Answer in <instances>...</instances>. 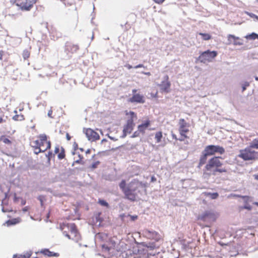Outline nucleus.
I'll return each mask as SVG.
<instances>
[{
    "instance_id": "10",
    "label": "nucleus",
    "mask_w": 258,
    "mask_h": 258,
    "mask_svg": "<svg viewBox=\"0 0 258 258\" xmlns=\"http://www.w3.org/2000/svg\"><path fill=\"white\" fill-rule=\"evenodd\" d=\"M179 131L180 135L182 137H184V138H187L185 133L189 131L188 129L186 128V127L188 126V124L185 122L184 119L181 118L179 120Z\"/></svg>"
},
{
    "instance_id": "15",
    "label": "nucleus",
    "mask_w": 258,
    "mask_h": 258,
    "mask_svg": "<svg viewBox=\"0 0 258 258\" xmlns=\"http://www.w3.org/2000/svg\"><path fill=\"white\" fill-rule=\"evenodd\" d=\"M126 187V189L123 192L125 195V198L130 201H135L136 199L137 193H135Z\"/></svg>"
},
{
    "instance_id": "2",
    "label": "nucleus",
    "mask_w": 258,
    "mask_h": 258,
    "mask_svg": "<svg viewBox=\"0 0 258 258\" xmlns=\"http://www.w3.org/2000/svg\"><path fill=\"white\" fill-rule=\"evenodd\" d=\"M129 113L131 115V117L127 119L126 124H125L123 126V134L121 136V138H125L127 134H130L133 130L135 125L134 121L135 119L137 118V115L133 111H130Z\"/></svg>"
},
{
    "instance_id": "35",
    "label": "nucleus",
    "mask_w": 258,
    "mask_h": 258,
    "mask_svg": "<svg viewBox=\"0 0 258 258\" xmlns=\"http://www.w3.org/2000/svg\"><path fill=\"white\" fill-rule=\"evenodd\" d=\"M257 34L255 33H252L250 34L247 35L245 36V38L247 39L254 40L256 39Z\"/></svg>"
},
{
    "instance_id": "53",
    "label": "nucleus",
    "mask_w": 258,
    "mask_h": 258,
    "mask_svg": "<svg viewBox=\"0 0 258 258\" xmlns=\"http://www.w3.org/2000/svg\"><path fill=\"white\" fill-rule=\"evenodd\" d=\"M231 196L233 197H237V198H241L243 196L239 195H236V194H231Z\"/></svg>"
},
{
    "instance_id": "44",
    "label": "nucleus",
    "mask_w": 258,
    "mask_h": 258,
    "mask_svg": "<svg viewBox=\"0 0 258 258\" xmlns=\"http://www.w3.org/2000/svg\"><path fill=\"white\" fill-rule=\"evenodd\" d=\"M99 203L102 206H105L106 207H108L109 206L108 203L103 200H99Z\"/></svg>"
},
{
    "instance_id": "32",
    "label": "nucleus",
    "mask_w": 258,
    "mask_h": 258,
    "mask_svg": "<svg viewBox=\"0 0 258 258\" xmlns=\"http://www.w3.org/2000/svg\"><path fill=\"white\" fill-rule=\"evenodd\" d=\"M19 222V220L18 219H13L11 220H9L6 222V223L8 226H10L12 225H15Z\"/></svg>"
},
{
    "instance_id": "40",
    "label": "nucleus",
    "mask_w": 258,
    "mask_h": 258,
    "mask_svg": "<svg viewBox=\"0 0 258 258\" xmlns=\"http://www.w3.org/2000/svg\"><path fill=\"white\" fill-rule=\"evenodd\" d=\"M65 157L64 150L63 148H61V152L58 154V158L59 159H62Z\"/></svg>"
},
{
    "instance_id": "57",
    "label": "nucleus",
    "mask_w": 258,
    "mask_h": 258,
    "mask_svg": "<svg viewBox=\"0 0 258 258\" xmlns=\"http://www.w3.org/2000/svg\"><path fill=\"white\" fill-rule=\"evenodd\" d=\"M59 147H56L55 148L54 153H55V154H57V153H58L59 152Z\"/></svg>"
},
{
    "instance_id": "45",
    "label": "nucleus",
    "mask_w": 258,
    "mask_h": 258,
    "mask_svg": "<svg viewBox=\"0 0 258 258\" xmlns=\"http://www.w3.org/2000/svg\"><path fill=\"white\" fill-rule=\"evenodd\" d=\"M122 217H126V216L125 215H123ZM127 217H130V219L131 221H135L138 218V216L137 215H127L126 216Z\"/></svg>"
},
{
    "instance_id": "25",
    "label": "nucleus",
    "mask_w": 258,
    "mask_h": 258,
    "mask_svg": "<svg viewBox=\"0 0 258 258\" xmlns=\"http://www.w3.org/2000/svg\"><path fill=\"white\" fill-rule=\"evenodd\" d=\"M208 156H209L208 154L205 152L204 150L202 152V155L201 156L200 161H199V165L202 166L206 163L207 159Z\"/></svg>"
},
{
    "instance_id": "62",
    "label": "nucleus",
    "mask_w": 258,
    "mask_h": 258,
    "mask_svg": "<svg viewBox=\"0 0 258 258\" xmlns=\"http://www.w3.org/2000/svg\"><path fill=\"white\" fill-rule=\"evenodd\" d=\"M108 138H109L110 139H111V140H113V141H117V139H115L114 138H113V137H111V136H108Z\"/></svg>"
},
{
    "instance_id": "47",
    "label": "nucleus",
    "mask_w": 258,
    "mask_h": 258,
    "mask_svg": "<svg viewBox=\"0 0 258 258\" xmlns=\"http://www.w3.org/2000/svg\"><path fill=\"white\" fill-rule=\"evenodd\" d=\"M249 85V83L248 82H245L244 83H243L242 84V91L243 92L244 91L246 88Z\"/></svg>"
},
{
    "instance_id": "28",
    "label": "nucleus",
    "mask_w": 258,
    "mask_h": 258,
    "mask_svg": "<svg viewBox=\"0 0 258 258\" xmlns=\"http://www.w3.org/2000/svg\"><path fill=\"white\" fill-rule=\"evenodd\" d=\"M250 148L258 149V138L254 139L249 145Z\"/></svg>"
},
{
    "instance_id": "50",
    "label": "nucleus",
    "mask_w": 258,
    "mask_h": 258,
    "mask_svg": "<svg viewBox=\"0 0 258 258\" xmlns=\"http://www.w3.org/2000/svg\"><path fill=\"white\" fill-rule=\"evenodd\" d=\"M33 144H35V145H36V147H40V148H41V144H40V141H39V140H36V141H35L33 142Z\"/></svg>"
},
{
    "instance_id": "20",
    "label": "nucleus",
    "mask_w": 258,
    "mask_h": 258,
    "mask_svg": "<svg viewBox=\"0 0 258 258\" xmlns=\"http://www.w3.org/2000/svg\"><path fill=\"white\" fill-rule=\"evenodd\" d=\"M59 56L61 59H68L72 57V55H71V53L69 52V51H66V47L64 46L63 50L60 52Z\"/></svg>"
},
{
    "instance_id": "17",
    "label": "nucleus",
    "mask_w": 258,
    "mask_h": 258,
    "mask_svg": "<svg viewBox=\"0 0 258 258\" xmlns=\"http://www.w3.org/2000/svg\"><path fill=\"white\" fill-rule=\"evenodd\" d=\"M36 0H26V2L21 4V8L22 10L29 11L35 4Z\"/></svg>"
},
{
    "instance_id": "43",
    "label": "nucleus",
    "mask_w": 258,
    "mask_h": 258,
    "mask_svg": "<svg viewBox=\"0 0 258 258\" xmlns=\"http://www.w3.org/2000/svg\"><path fill=\"white\" fill-rule=\"evenodd\" d=\"M13 119L15 120H22L24 119V117L21 115H15L13 117Z\"/></svg>"
},
{
    "instance_id": "14",
    "label": "nucleus",
    "mask_w": 258,
    "mask_h": 258,
    "mask_svg": "<svg viewBox=\"0 0 258 258\" xmlns=\"http://www.w3.org/2000/svg\"><path fill=\"white\" fill-rule=\"evenodd\" d=\"M128 101L131 103H144L145 102L144 97L139 94H134L129 98Z\"/></svg>"
},
{
    "instance_id": "6",
    "label": "nucleus",
    "mask_w": 258,
    "mask_h": 258,
    "mask_svg": "<svg viewBox=\"0 0 258 258\" xmlns=\"http://www.w3.org/2000/svg\"><path fill=\"white\" fill-rule=\"evenodd\" d=\"M204 150L208 154L209 156H212L216 153L222 155L225 152L224 148L222 147L212 145L207 146Z\"/></svg>"
},
{
    "instance_id": "58",
    "label": "nucleus",
    "mask_w": 258,
    "mask_h": 258,
    "mask_svg": "<svg viewBox=\"0 0 258 258\" xmlns=\"http://www.w3.org/2000/svg\"><path fill=\"white\" fill-rule=\"evenodd\" d=\"M4 55V51L2 50L0 51V60H2L3 59V56Z\"/></svg>"
},
{
    "instance_id": "29",
    "label": "nucleus",
    "mask_w": 258,
    "mask_h": 258,
    "mask_svg": "<svg viewBox=\"0 0 258 258\" xmlns=\"http://www.w3.org/2000/svg\"><path fill=\"white\" fill-rule=\"evenodd\" d=\"M179 256V251L176 250L174 248L172 249L170 252V258H178Z\"/></svg>"
},
{
    "instance_id": "26",
    "label": "nucleus",
    "mask_w": 258,
    "mask_h": 258,
    "mask_svg": "<svg viewBox=\"0 0 258 258\" xmlns=\"http://www.w3.org/2000/svg\"><path fill=\"white\" fill-rule=\"evenodd\" d=\"M31 255V251H28L25 252L23 254H14L13 258H29Z\"/></svg>"
},
{
    "instance_id": "3",
    "label": "nucleus",
    "mask_w": 258,
    "mask_h": 258,
    "mask_svg": "<svg viewBox=\"0 0 258 258\" xmlns=\"http://www.w3.org/2000/svg\"><path fill=\"white\" fill-rule=\"evenodd\" d=\"M221 158V157L215 156L209 160L205 166V169L209 172L210 175L214 172L215 168L220 167L222 165V163L220 161Z\"/></svg>"
},
{
    "instance_id": "34",
    "label": "nucleus",
    "mask_w": 258,
    "mask_h": 258,
    "mask_svg": "<svg viewBox=\"0 0 258 258\" xmlns=\"http://www.w3.org/2000/svg\"><path fill=\"white\" fill-rule=\"evenodd\" d=\"M162 138V133L161 132H158L156 133L155 138L156 140L157 143L160 142Z\"/></svg>"
},
{
    "instance_id": "42",
    "label": "nucleus",
    "mask_w": 258,
    "mask_h": 258,
    "mask_svg": "<svg viewBox=\"0 0 258 258\" xmlns=\"http://www.w3.org/2000/svg\"><path fill=\"white\" fill-rule=\"evenodd\" d=\"M22 55L24 59H26L29 57L30 53L27 50H24L23 52Z\"/></svg>"
},
{
    "instance_id": "55",
    "label": "nucleus",
    "mask_w": 258,
    "mask_h": 258,
    "mask_svg": "<svg viewBox=\"0 0 258 258\" xmlns=\"http://www.w3.org/2000/svg\"><path fill=\"white\" fill-rule=\"evenodd\" d=\"M124 67L125 68H126L127 69H128V70L131 69L133 68V67L131 65L129 64H126L124 66Z\"/></svg>"
},
{
    "instance_id": "18",
    "label": "nucleus",
    "mask_w": 258,
    "mask_h": 258,
    "mask_svg": "<svg viewBox=\"0 0 258 258\" xmlns=\"http://www.w3.org/2000/svg\"><path fill=\"white\" fill-rule=\"evenodd\" d=\"M65 47H66V51H69L71 55L79 49V46L77 45L73 44L70 42H67Z\"/></svg>"
},
{
    "instance_id": "60",
    "label": "nucleus",
    "mask_w": 258,
    "mask_h": 258,
    "mask_svg": "<svg viewBox=\"0 0 258 258\" xmlns=\"http://www.w3.org/2000/svg\"><path fill=\"white\" fill-rule=\"evenodd\" d=\"M52 113V111L51 110H50L48 112V114H47L48 116L50 117H52V116H51Z\"/></svg>"
},
{
    "instance_id": "56",
    "label": "nucleus",
    "mask_w": 258,
    "mask_h": 258,
    "mask_svg": "<svg viewBox=\"0 0 258 258\" xmlns=\"http://www.w3.org/2000/svg\"><path fill=\"white\" fill-rule=\"evenodd\" d=\"M142 67H144V65L142 64H139L135 67H134V68L135 69H138V68H142Z\"/></svg>"
},
{
    "instance_id": "9",
    "label": "nucleus",
    "mask_w": 258,
    "mask_h": 258,
    "mask_svg": "<svg viewBox=\"0 0 258 258\" xmlns=\"http://www.w3.org/2000/svg\"><path fill=\"white\" fill-rule=\"evenodd\" d=\"M199 219L204 222H211L215 220V216L214 213L210 211H206L199 215Z\"/></svg>"
},
{
    "instance_id": "13",
    "label": "nucleus",
    "mask_w": 258,
    "mask_h": 258,
    "mask_svg": "<svg viewBox=\"0 0 258 258\" xmlns=\"http://www.w3.org/2000/svg\"><path fill=\"white\" fill-rule=\"evenodd\" d=\"M69 228L71 234L74 236V238L73 239L76 241H78L81 239V237L79 233L78 232L76 225L74 223L70 224L69 226Z\"/></svg>"
},
{
    "instance_id": "5",
    "label": "nucleus",
    "mask_w": 258,
    "mask_h": 258,
    "mask_svg": "<svg viewBox=\"0 0 258 258\" xmlns=\"http://www.w3.org/2000/svg\"><path fill=\"white\" fill-rule=\"evenodd\" d=\"M257 152L251 150L249 147L240 151L239 157L245 161L251 160L255 158Z\"/></svg>"
},
{
    "instance_id": "27",
    "label": "nucleus",
    "mask_w": 258,
    "mask_h": 258,
    "mask_svg": "<svg viewBox=\"0 0 258 258\" xmlns=\"http://www.w3.org/2000/svg\"><path fill=\"white\" fill-rule=\"evenodd\" d=\"M136 251V249H135L134 251H133L131 249H128L127 250L124 251L122 253V256L123 258H128L131 257L133 254H134L135 252Z\"/></svg>"
},
{
    "instance_id": "22",
    "label": "nucleus",
    "mask_w": 258,
    "mask_h": 258,
    "mask_svg": "<svg viewBox=\"0 0 258 258\" xmlns=\"http://www.w3.org/2000/svg\"><path fill=\"white\" fill-rule=\"evenodd\" d=\"M221 245L223 246H225V249L227 250H229L230 252L235 251H236V247L234 245V243L230 242L228 243H220Z\"/></svg>"
},
{
    "instance_id": "33",
    "label": "nucleus",
    "mask_w": 258,
    "mask_h": 258,
    "mask_svg": "<svg viewBox=\"0 0 258 258\" xmlns=\"http://www.w3.org/2000/svg\"><path fill=\"white\" fill-rule=\"evenodd\" d=\"M219 167H217L215 168L214 171L213 173H212L211 175H216L217 172H227L226 169L224 168H219Z\"/></svg>"
},
{
    "instance_id": "1",
    "label": "nucleus",
    "mask_w": 258,
    "mask_h": 258,
    "mask_svg": "<svg viewBox=\"0 0 258 258\" xmlns=\"http://www.w3.org/2000/svg\"><path fill=\"white\" fill-rule=\"evenodd\" d=\"M137 251L140 258H163L165 253L161 252L160 248L154 243H149Z\"/></svg>"
},
{
    "instance_id": "54",
    "label": "nucleus",
    "mask_w": 258,
    "mask_h": 258,
    "mask_svg": "<svg viewBox=\"0 0 258 258\" xmlns=\"http://www.w3.org/2000/svg\"><path fill=\"white\" fill-rule=\"evenodd\" d=\"M155 3L157 4H162L163 3L165 0H153Z\"/></svg>"
},
{
    "instance_id": "64",
    "label": "nucleus",
    "mask_w": 258,
    "mask_h": 258,
    "mask_svg": "<svg viewBox=\"0 0 258 258\" xmlns=\"http://www.w3.org/2000/svg\"><path fill=\"white\" fill-rule=\"evenodd\" d=\"M66 137H67V139L68 141L70 140H71V137L70 136V135H69V134H67V135H66Z\"/></svg>"
},
{
    "instance_id": "24",
    "label": "nucleus",
    "mask_w": 258,
    "mask_h": 258,
    "mask_svg": "<svg viewBox=\"0 0 258 258\" xmlns=\"http://www.w3.org/2000/svg\"><path fill=\"white\" fill-rule=\"evenodd\" d=\"M40 252L45 255H47L48 256H58L59 254L58 253H55L52 251H50L48 249H42Z\"/></svg>"
},
{
    "instance_id": "19",
    "label": "nucleus",
    "mask_w": 258,
    "mask_h": 258,
    "mask_svg": "<svg viewBox=\"0 0 258 258\" xmlns=\"http://www.w3.org/2000/svg\"><path fill=\"white\" fill-rule=\"evenodd\" d=\"M150 124V121L149 120H146L144 123L138 125V128L139 131L142 134H144L146 130L149 127Z\"/></svg>"
},
{
    "instance_id": "31",
    "label": "nucleus",
    "mask_w": 258,
    "mask_h": 258,
    "mask_svg": "<svg viewBox=\"0 0 258 258\" xmlns=\"http://www.w3.org/2000/svg\"><path fill=\"white\" fill-rule=\"evenodd\" d=\"M205 195L210 197L212 199H216L219 196V194L217 192H205Z\"/></svg>"
},
{
    "instance_id": "23",
    "label": "nucleus",
    "mask_w": 258,
    "mask_h": 258,
    "mask_svg": "<svg viewBox=\"0 0 258 258\" xmlns=\"http://www.w3.org/2000/svg\"><path fill=\"white\" fill-rule=\"evenodd\" d=\"M139 186L138 182L134 181H132L127 186L129 189H132V191L137 194L138 188Z\"/></svg>"
},
{
    "instance_id": "36",
    "label": "nucleus",
    "mask_w": 258,
    "mask_h": 258,
    "mask_svg": "<svg viewBox=\"0 0 258 258\" xmlns=\"http://www.w3.org/2000/svg\"><path fill=\"white\" fill-rule=\"evenodd\" d=\"M243 200L244 204H248L249 202H252V198L247 196H243L241 197Z\"/></svg>"
},
{
    "instance_id": "59",
    "label": "nucleus",
    "mask_w": 258,
    "mask_h": 258,
    "mask_svg": "<svg viewBox=\"0 0 258 258\" xmlns=\"http://www.w3.org/2000/svg\"><path fill=\"white\" fill-rule=\"evenodd\" d=\"M73 147H74V150H76L78 148V145L76 143H74V145H73Z\"/></svg>"
},
{
    "instance_id": "61",
    "label": "nucleus",
    "mask_w": 258,
    "mask_h": 258,
    "mask_svg": "<svg viewBox=\"0 0 258 258\" xmlns=\"http://www.w3.org/2000/svg\"><path fill=\"white\" fill-rule=\"evenodd\" d=\"M75 162H76V163H79V164H83V163H82V162H81V159L77 160L75 161Z\"/></svg>"
},
{
    "instance_id": "8",
    "label": "nucleus",
    "mask_w": 258,
    "mask_h": 258,
    "mask_svg": "<svg viewBox=\"0 0 258 258\" xmlns=\"http://www.w3.org/2000/svg\"><path fill=\"white\" fill-rule=\"evenodd\" d=\"M168 79L169 77L167 75H165L163 78V80L161 82V84L159 85L161 92L165 93L169 92L171 83L168 81Z\"/></svg>"
},
{
    "instance_id": "49",
    "label": "nucleus",
    "mask_w": 258,
    "mask_h": 258,
    "mask_svg": "<svg viewBox=\"0 0 258 258\" xmlns=\"http://www.w3.org/2000/svg\"><path fill=\"white\" fill-rule=\"evenodd\" d=\"M99 161H96L93 163L91 165V168L93 169H95L97 167L98 165L99 164Z\"/></svg>"
},
{
    "instance_id": "7",
    "label": "nucleus",
    "mask_w": 258,
    "mask_h": 258,
    "mask_svg": "<svg viewBox=\"0 0 258 258\" xmlns=\"http://www.w3.org/2000/svg\"><path fill=\"white\" fill-rule=\"evenodd\" d=\"M83 132L85 134L88 140L90 141L93 142L99 139V135L93 130L89 128L84 129Z\"/></svg>"
},
{
    "instance_id": "12",
    "label": "nucleus",
    "mask_w": 258,
    "mask_h": 258,
    "mask_svg": "<svg viewBox=\"0 0 258 258\" xmlns=\"http://www.w3.org/2000/svg\"><path fill=\"white\" fill-rule=\"evenodd\" d=\"M228 44L232 43L234 45H242L243 44V40L238 37L232 34H229L227 36Z\"/></svg>"
},
{
    "instance_id": "16",
    "label": "nucleus",
    "mask_w": 258,
    "mask_h": 258,
    "mask_svg": "<svg viewBox=\"0 0 258 258\" xmlns=\"http://www.w3.org/2000/svg\"><path fill=\"white\" fill-rule=\"evenodd\" d=\"M102 251L104 253H108L110 255H113L115 254V250L113 244H112L111 246H108L107 244H104L102 245Z\"/></svg>"
},
{
    "instance_id": "52",
    "label": "nucleus",
    "mask_w": 258,
    "mask_h": 258,
    "mask_svg": "<svg viewBox=\"0 0 258 258\" xmlns=\"http://www.w3.org/2000/svg\"><path fill=\"white\" fill-rule=\"evenodd\" d=\"M46 143L47 144V147L44 149H46V150L47 149L50 148V147H51V143H50V141H47V142H46Z\"/></svg>"
},
{
    "instance_id": "48",
    "label": "nucleus",
    "mask_w": 258,
    "mask_h": 258,
    "mask_svg": "<svg viewBox=\"0 0 258 258\" xmlns=\"http://www.w3.org/2000/svg\"><path fill=\"white\" fill-rule=\"evenodd\" d=\"M140 132L138 130V131H137L134 133V134L131 136V138H134L139 137L140 135Z\"/></svg>"
},
{
    "instance_id": "51",
    "label": "nucleus",
    "mask_w": 258,
    "mask_h": 258,
    "mask_svg": "<svg viewBox=\"0 0 258 258\" xmlns=\"http://www.w3.org/2000/svg\"><path fill=\"white\" fill-rule=\"evenodd\" d=\"M51 155H52V152H50V151L47 154H46V156L47 157L48 161H49L50 160V156Z\"/></svg>"
},
{
    "instance_id": "63",
    "label": "nucleus",
    "mask_w": 258,
    "mask_h": 258,
    "mask_svg": "<svg viewBox=\"0 0 258 258\" xmlns=\"http://www.w3.org/2000/svg\"><path fill=\"white\" fill-rule=\"evenodd\" d=\"M38 199L40 201V202L41 203V205L42 206L43 205V201H42V200L41 199V198L40 197H38Z\"/></svg>"
},
{
    "instance_id": "39",
    "label": "nucleus",
    "mask_w": 258,
    "mask_h": 258,
    "mask_svg": "<svg viewBox=\"0 0 258 258\" xmlns=\"http://www.w3.org/2000/svg\"><path fill=\"white\" fill-rule=\"evenodd\" d=\"M45 151H46V149L42 150V149L40 148V147H36L35 149H34V153L35 154L37 155L39 153L44 152Z\"/></svg>"
},
{
    "instance_id": "46",
    "label": "nucleus",
    "mask_w": 258,
    "mask_h": 258,
    "mask_svg": "<svg viewBox=\"0 0 258 258\" xmlns=\"http://www.w3.org/2000/svg\"><path fill=\"white\" fill-rule=\"evenodd\" d=\"M241 209H246L249 211H250L252 209V207L249 205L248 204H245V205L241 207Z\"/></svg>"
},
{
    "instance_id": "37",
    "label": "nucleus",
    "mask_w": 258,
    "mask_h": 258,
    "mask_svg": "<svg viewBox=\"0 0 258 258\" xmlns=\"http://www.w3.org/2000/svg\"><path fill=\"white\" fill-rule=\"evenodd\" d=\"M125 185L126 182L124 180H122L119 183V187L120 188V189H121L123 192L126 189V187H125Z\"/></svg>"
},
{
    "instance_id": "30",
    "label": "nucleus",
    "mask_w": 258,
    "mask_h": 258,
    "mask_svg": "<svg viewBox=\"0 0 258 258\" xmlns=\"http://www.w3.org/2000/svg\"><path fill=\"white\" fill-rule=\"evenodd\" d=\"M200 35L202 36V38L204 40H209L211 39V36L208 33H199Z\"/></svg>"
},
{
    "instance_id": "4",
    "label": "nucleus",
    "mask_w": 258,
    "mask_h": 258,
    "mask_svg": "<svg viewBox=\"0 0 258 258\" xmlns=\"http://www.w3.org/2000/svg\"><path fill=\"white\" fill-rule=\"evenodd\" d=\"M218 54L216 51H210L207 50L205 51L202 52L199 56L198 59L200 61L203 63H206L207 62H211L213 58H214Z\"/></svg>"
},
{
    "instance_id": "41",
    "label": "nucleus",
    "mask_w": 258,
    "mask_h": 258,
    "mask_svg": "<svg viewBox=\"0 0 258 258\" xmlns=\"http://www.w3.org/2000/svg\"><path fill=\"white\" fill-rule=\"evenodd\" d=\"M1 141L6 144H10L11 143V142L9 139L5 137H2L1 138Z\"/></svg>"
},
{
    "instance_id": "21",
    "label": "nucleus",
    "mask_w": 258,
    "mask_h": 258,
    "mask_svg": "<svg viewBox=\"0 0 258 258\" xmlns=\"http://www.w3.org/2000/svg\"><path fill=\"white\" fill-rule=\"evenodd\" d=\"M59 56L61 59H68L72 57V55H71V53L69 52V51H66V47L64 46L63 50L60 52Z\"/></svg>"
},
{
    "instance_id": "38",
    "label": "nucleus",
    "mask_w": 258,
    "mask_h": 258,
    "mask_svg": "<svg viewBox=\"0 0 258 258\" xmlns=\"http://www.w3.org/2000/svg\"><path fill=\"white\" fill-rule=\"evenodd\" d=\"M39 138H40V141H41V143H44L45 142H47V136L45 134H41L39 135Z\"/></svg>"
},
{
    "instance_id": "11",
    "label": "nucleus",
    "mask_w": 258,
    "mask_h": 258,
    "mask_svg": "<svg viewBox=\"0 0 258 258\" xmlns=\"http://www.w3.org/2000/svg\"><path fill=\"white\" fill-rule=\"evenodd\" d=\"M144 235L149 239H155L158 241L160 239V235L156 231L146 229L143 231Z\"/></svg>"
}]
</instances>
